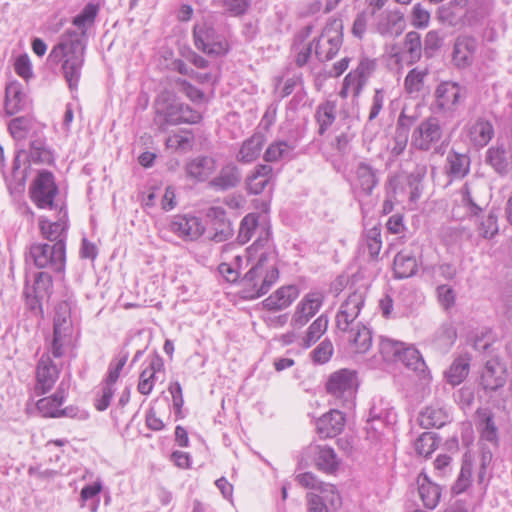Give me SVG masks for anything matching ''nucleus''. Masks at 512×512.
<instances>
[{
	"label": "nucleus",
	"instance_id": "nucleus-1",
	"mask_svg": "<svg viewBox=\"0 0 512 512\" xmlns=\"http://www.w3.org/2000/svg\"><path fill=\"white\" fill-rule=\"evenodd\" d=\"M73 326L68 303L61 302L55 308L53 319V336L48 347V353H44L36 366V384L34 387L37 395L49 392L59 378V363L52 359H60L72 345Z\"/></svg>",
	"mask_w": 512,
	"mask_h": 512
},
{
	"label": "nucleus",
	"instance_id": "nucleus-2",
	"mask_svg": "<svg viewBox=\"0 0 512 512\" xmlns=\"http://www.w3.org/2000/svg\"><path fill=\"white\" fill-rule=\"evenodd\" d=\"M246 254L247 260L255 263L241 280L240 294L242 298L252 300L266 294L279 278L277 258L270 246L268 231L246 249Z\"/></svg>",
	"mask_w": 512,
	"mask_h": 512
},
{
	"label": "nucleus",
	"instance_id": "nucleus-3",
	"mask_svg": "<svg viewBox=\"0 0 512 512\" xmlns=\"http://www.w3.org/2000/svg\"><path fill=\"white\" fill-rule=\"evenodd\" d=\"M85 44L79 33L67 30L52 48L49 59L62 62V73L71 91L77 90L84 65Z\"/></svg>",
	"mask_w": 512,
	"mask_h": 512
},
{
	"label": "nucleus",
	"instance_id": "nucleus-4",
	"mask_svg": "<svg viewBox=\"0 0 512 512\" xmlns=\"http://www.w3.org/2000/svg\"><path fill=\"white\" fill-rule=\"evenodd\" d=\"M154 108V123L161 130H165L169 125L195 124L201 120V114L198 111L179 102L168 92L161 93L157 97Z\"/></svg>",
	"mask_w": 512,
	"mask_h": 512
},
{
	"label": "nucleus",
	"instance_id": "nucleus-5",
	"mask_svg": "<svg viewBox=\"0 0 512 512\" xmlns=\"http://www.w3.org/2000/svg\"><path fill=\"white\" fill-rule=\"evenodd\" d=\"M359 381L357 373L350 369H340L329 375L325 388L335 405L347 408L354 406Z\"/></svg>",
	"mask_w": 512,
	"mask_h": 512
},
{
	"label": "nucleus",
	"instance_id": "nucleus-6",
	"mask_svg": "<svg viewBox=\"0 0 512 512\" xmlns=\"http://www.w3.org/2000/svg\"><path fill=\"white\" fill-rule=\"evenodd\" d=\"M29 197L39 209H55L58 207L56 198L59 188L52 172L40 170L31 181Z\"/></svg>",
	"mask_w": 512,
	"mask_h": 512
},
{
	"label": "nucleus",
	"instance_id": "nucleus-7",
	"mask_svg": "<svg viewBox=\"0 0 512 512\" xmlns=\"http://www.w3.org/2000/svg\"><path fill=\"white\" fill-rule=\"evenodd\" d=\"M28 259L32 260L37 268H47L61 272L65 267V244L60 240L53 245L32 244L29 249Z\"/></svg>",
	"mask_w": 512,
	"mask_h": 512
},
{
	"label": "nucleus",
	"instance_id": "nucleus-8",
	"mask_svg": "<svg viewBox=\"0 0 512 512\" xmlns=\"http://www.w3.org/2000/svg\"><path fill=\"white\" fill-rule=\"evenodd\" d=\"M444 130L437 117L430 116L419 123L411 135V146L420 151H439Z\"/></svg>",
	"mask_w": 512,
	"mask_h": 512
},
{
	"label": "nucleus",
	"instance_id": "nucleus-9",
	"mask_svg": "<svg viewBox=\"0 0 512 512\" xmlns=\"http://www.w3.org/2000/svg\"><path fill=\"white\" fill-rule=\"evenodd\" d=\"M343 41L342 23L333 20L325 26L315 44V55L320 61L331 60L339 51Z\"/></svg>",
	"mask_w": 512,
	"mask_h": 512
},
{
	"label": "nucleus",
	"instance_id": "nucleus-10",
	"mask_svg": "<svg viewBox=\"0 0 512 512\" xmlns=\"http://www.w3.org/2000/svg\"><path fill=\"white\" fill-rule=\"evenodd\" d=\"M194 41L199 50L210 55L221 56L228 51L226 38L218 34L215 29L207 23H199L194 27Z\"/></svg>",
	"mask_w": 512,
	"mask_h": 512
},
{
	"label": "nucleus",
	"instance_id": "nucleus-11",
	"mask_svg": "<svg viewBox=\"0 0 512 512\" xmlns=\"http://www.w3.org/2000/svg\"><path fill=\"white\" fill-rule=\"evenodd\" d=\"M166 229L183 241H196L205 232L202 220L192 214H177L166 224Z\"/></svg>",
	"mask_w": 512,
	"mask_h": 512
},
{
	"label": "nucleus",
	"instance_id": "nucleus-12",
	"mask_svg": "<svg viewBox=\"0 0 512 512\" xmlns=\"http://www.w3.org/2000/svg\"><path fill=\"white\" fill-rule=\"evenodd\" d=\"M480 185L466 183L459 191V198L452 209L455 218L461 220L467 217L477 216L483 209L484 202L479 196Z\"/></svg>",
	"mask_w": 512,
	"mask_h": 512
},
{
	"label": "nucleus",
	"instance_id": "nucleus-13",
	"mask_svg": "<svg viewBox=\"0 0 512 512\" xmlns=\"http://www.w3.org/2000/svg\"><path fill=\"white\" fill-rule=\"evenodd\" d=\"M365 303V295L362 291H354L341 303L335 317L336 327L341 332H348L355 328L356 321Z\"/></svg>",
	"mask_w": 512,
	"mask_h": 512
},
{
	"label": "nucleus",
	"instance_id": "nucleus-14",
	"mask_svg": "<svg viewBox=\"0 0 512 512\" xmlns=\"http://www.w3.org/2000/svg\"><path fill=\"white\" fill-rule=\"evenodd\" d=\"M325 295L320 290H313L303 296L295 307L290 325L293 329H301L321 309Z\"/></svg>",
	"mask_w": 512,
	"mask_h": 512
},
{
	"label": "nucleus",
	"instance_id": "nucleus-15",
	"mask_svg": "<svg viewBox=\"0 0 512 512\" xmlns=\"http://www.w3.org/2000/svg\"><path fill=\"white\" fill-rule=\"evenodd\" d=\"M464 97V91L457 83L442 82L435 90V105L443 113H453Z\"/></svg>",
	"mask_w": 512,
	"mask_h": 512
},
{
	"label": "nucleus",
	"instance_id": "nucleus-16",
	"mask_svg": "<svg viewBox=\"0 0 512 512\" xmlns=\"http://www.w3.org/2000/svg\"><path fill=\"white\" fill-rule=\"evenodd\" d=\"M375 31L383 37H398L405 29L403 13L399 10H386L375 18Z\"/></svg>",
	"mask_w": 512,
	"mask_h": 512
},
{
	"label": "nucleus",
	"instance_id": "nucleus-17",
	"mask_svg": "<svg viewBox=\"0 0 512 512\" xmlns=\"http://www.w3.org/2000/svg\"><path fill=\"white\" fill-rule=\"evenodd\" d=\"M165 376V367L163 358L154 354L149 357L148 365L140 374L139 382L137 389L139 393L143 395H149L156 383L157 380L161 379L163 381Z\"/></svg>",
	"mask_w": 512,
	"mask_h": 512
},
{
	"label": "nucleus",
	"instance_id": "nucleus-18",
	"mask_svg": "<svg viewBox=\"0 0 512 512\" xmlns=\"http://www.w3.org/2000/svg\"><path fill=\"white\" fill-rule=\"evenodd\" d=\"M506 379V366L499 358L486 361L480 377V384L485 390L495 391L503 387Z\"/></svg>",
	"mask_w": 512,
	"mask_h": 512
},
{
	"label": "nucleus",
	"instance_id": "nucleus-19",
	"mask_svg": "<svg viewBox=\"0 0 512 512\" xmlns=\"http://www.w3.org/2000/svg\"><path fill=\"white\" fill-rule=\"evenodd\" d=\"M493 124L482 117L469 122L465 127V135L469 143L475 148L485 147L494 137Z\"/></svg>",
	"mask_w": 512,
	"mask_h": 512
},
{
	"label": "nucleus",
	"instance_id": "nucleus-20",
	"mask_svg": "<svg viewBox=\"0 0 512 512\" xmlns=\"http://www.w3.org/2000/svg\"><path fill=\"white\" fill-rule=\"evenodd\" d=\"M378 184L376 170L368 163L359 162L354 171L352 187L356 194L368 196Z\"/></svg>",
	"mask_w": 512,
	"mask_h": 512
},
{
	"label": "nucleus",
	"instance_id": "nucleus-21",
	"mask_svg": "<svg viewBox=\"0 0 512 512\" xmlns=\"http://www.w3.org/2000/svg\"><path fill=\"white\" fill-rule=\"evenodd\" d=\"M457 340V329L455 324L446 320L442 322L427 339V343L442 353L448 352Z\"/></svg>",
	"mask_w": 512,
	"mask_h": 512
},
{
	"label": "nucleus",
	"instance_id": "nucleus-22",
	"mask_svg": "<svg viewBox=\"0 0 512 512\" xmlns=\"http://www.w3.org/2000/svg\"><path fill=\"white\" fill-rule=\"evenodd\" d=\"M345 423L344 414L337 409H332L317 419L316 431L321 439L333 438L342 432Z\"/></svg>",
	"mask_w": 512,
	"mask_h": 512
},
{
	"label": "nucleus",
	"instance_id": "nucleus-23",
	"mask_svg": "<svg viewBox=\"0 0 512 512\" xmlns=\"http://www.w3.org/2000/svg\"><path fill=\"white\" fill-rule=\"evenodd\" d=\"M29 105V99L23 91V86L18 81H10L5 88L4 111L7 116H12L25 110Z\"/></svg>",
	"mask_w": 512,
	"mask_h": 512
},
{
	"label": "nucleus",
	"instance_id": "nucleus-24",
	"mask_svg": "<svg viewBox=\"0 0 512 512\" xmlns=\"http://www.w3.org/2000/svg\"><path fill=\"white\" fill-rule=\"evenodd\" d=\"M65 397V389L62 382L52 396L44 397L37 401V409L43 417L57 418L67 415L66 409H61Z\"/></svg>",
	"mask_w": 512,
	"mask_h": 512
},
{
	"label": "nucleus",
	"instance_id": "nucleus-25",
	"mask_svg": "<svg viewBox=\"0 0 512 512\" xmlns=\"http://www.w3.org/2000/svg\"><path fill=\"white\" fill-rule=\"evenodd\" d=\"M216 170V161L208 156H199L185 165L186 176L195 181L207 180Z\"/></svg>",
	"mask_w": 512,
	"mask_h": 512
},
{
	"label": "nucleus",
	"instance_id": "nucleus-26",
	"mask_svg": "<svg viewBox=\"0 0 512 512\" xmlns=\"http://www.w3.org/2000/svg\"><path fill=\"white\" fill-rule=\"evenodd\" d=\"M418 494L423 505L428 509H434L441 498V487L430 480L426 473L421 472L417 477Z\"/></svg>",
	"mask_w": 512,
	"mask_h": 512
},
{
	"label": "nucleus",
	"instance_id": "nucleus-27",
	"mask_svg": "<svg viewBox=\"0 0 512 512\" xmlns=\"http://www.w3.org/2000/svg\"><path fill=\"white\" fill-rule=\"evenodd\" d=\"M298 296L299 289L296 285L282 286L267 297L263 305L268 310H282L289 307Z\"/></svg>",
	"mask_w": 512,
	"mask_h": 512
},
{
	"label": "nucleus",
	"instance_id": "nucleus-28",
	"mask_svg": "<svg viewBox=\"0 0 512 512\" xmlns=\"http://www.w3.org/2000/svg\"><path fill=\"white\" fill-rule=\"evenodd\" d=\"M449 421V413L447 409L435 403L427 406L419 415V423L425 428H440Z\"/></svg>",
	"mask_w": 512,
	"mask_h": 512
},
{
	"label": "nucleus",
	"instance_id": "nucleus-29",
	"mask_svg": "<svg viewBox=\"0 0 512 512\" xmlns=\"http://www.w3.org/2000/svg\"><path fill=\"white\" fill-rule=\"evenodd\" d=\"M477 42L471 37H459L453 48V61L458 67L468 66L476 52Z\"/></svg>",
	"mask_w": 512,
	"mask_h": 512
},
{
	"label": "nucleus",
	"instance_id": "nucleus-30",
	"mask_svg": "<svg viewBox=\"0 0 512 512\" xmlns=\"http://www.w3.org/2000/svg\"><path fill=\"white\" fill-rule=\"evenodd\" d=\"M346 333L348 334L347 340L354 352L364 354L369 351L372 346V332L366 325L358 323L355 328H351Z\"/></svg>",
	"mask_w": 512,
	"mask_h": 512
},
{
	"label": "nucleus",
	"instance_id": "nucleus-31",
	"mask_svg": "<svg viewBox=\"0 0 512 512\" xmlns=\"http://www.w3.org/2000/svg\"><path fill=\"white\" fill-rule=\"evenodd\" d=\"M418 263L412 252L403 250L396 254L393 270L396 278H409L417 272Z\"/></svg>",
	"mask_w": 512,
	"mask_h": 512
},
{
	"label": "nucleus",
	"instance_id": "nucleus-32",
	"mask_svg": "<svg viewBox=\"0 0 512 512\" xmlns=\"http://www.w3.org/2000/svg\"><path fill=\"white\" fill-rule=\"evenodd\" d=\"M264 143L265 137L262 134H253L241 145L237 155V160L243 163L253 162L259 157L264 146Z\"/></svg>",
	"mask_w": 512,
	"mask_h": 512
},
{
	"label": "nucleus",
	"instance_id": "nucleus-33",
	"mask_svg": "<svg viewBox=\"0 0 512 512\" xmlns=\"http://www.w3.org/2000/svg\"><path fill=\"white\" fill-rule=\"evenodd\" d=\"M398 359L420 377L425 379L428 376L426 363L415 347H405L404 345Z\"/></svg>",
	"mask_w": 512,
	"mask_h": 512
},
{
	"label": "nucleus",
	"instance_id": "nucleus-34",
	"mask_svg": "<svg viewBox=\"0 0 512 512\" xmlns=\"http://www.w3.org/2000/svg\"><path fill=\"white\" fill-rule=\"evenodd\" d=\"M273 178V169L269 165H258L247 178V187L250 193L259 194Z\"/></svg>",
	"mask_w": 512,
	"mask_h": 512
},
{
	"label": "nucleus",
	"instance_id": "nucleus-35",
	"mask_svg": "<svg viewBox=\"0 0 512 512\" xmlns=\"http://www.w3.org/2000/svg\"><path fill=\"white\" fill-rule=\"evenodd\" d=\"M429 75L428 67H415L411 69L404 79V90L412 97H418L425 86V81Z\"/></svg>",
	"mask_w": 512,
	"mask_h": 512
},
{
	"label": "nucleus",
	"instance_id": "nucleus-36",
	"mask_svg": "<svg viewBox=\"0 0 512 512\" xmlns=\"http://www.w3.org/2000/svg\"><path fill=\"white\" fill-rule=\"evenodd\" d=\"M413 118L405 115L404 111L401 112L394 136V144L391 148V153L395 156L402 154L408 143L409 126L412 124Z\"/></svg>",
	"mask_w": 512,
	"mask_h": 512
},
{
	"label": "nucleus",
	"instance_id": "nucleus-37",
	"mask_svg": "<svg viewBox=\"0 0 512 512\" xmlns=\"http://www.w3.org/2000/svg\"><path fill=\"white\" fill-rule=\"evenodd\" d=\"M240 182L238 168L234 164H227L219 174L210 182V186L219 190H227L235 187Z\"/></svg>",
	"mask_w": 512,
	"mask_h": 512
},
{
	"label": "nucleus",
	"instance_id": "nucleus-38",
	"mask_svg": "<svg viewBox=\"0 0 512 512\" xmlns=\"http://www.w3.org/2000/svg\"><path fill=\"white\" fill-rule=\"evenodd\" d=\"M470 170V158L466 154L450 152L447 155V173L452 178H464Z\"/></svg>",
	"mask_w": 512,
	"mask_h": 512
},
{
	"label": "nucleus",
	"instance_id": "nucleus-39",
	"mask_svg": "<svg viewBox=\"0 0 512 512\" xmlns=\"http://www.w3.org/2000/svg\"><path fill=\"white\" fill-rule=\"evenodd\" d=\"M329 318L326 314H321L308 327L305 336L302 339L304 348L311 347L327 331Z\"/></svg>",
	"mask_w": 512,
	"mask_h": 512
},
{
	"label": "nucleus",
	"instance_id": "nucleus-40",
	"mask_svg": "<svg viewBox=\"0 0 512 512\" xmlns=\"http://www.w3.org/2000/svg\"><path fill=\"white\" fill-rule=\"evenodd\" d=\"M311 27L302 29L295 37L294 50L296 52L295 62L299 67L308 63L312 54V43L303 45V41L310 35Z\"/></svg>",
	"mask_w": 512,
	"mask_h": 512
},
{
	"label": "nucleus",
	"instance_id": "nucleus-41",
	"mask_svg": "<svg viewBox=\"0 0 512 512\" xmlns=\"http://www.w3.org/2000/svg\"><path fill=\"white\" fill-rule=\"evenodd\" d=\"M316 465L320 470L331 474L339 468L340 461L333 448L329 446H319Z\"/></svg>",
	"mask_w": 512,
	"mask_h": 512
},
{
	"label": "nucleus",
	"instance_id": "nucleus-42",
	"mask_svg": "<svg viewBox=\"0 0 512 512\" xmlns=\"http://www.w3.org/2000/svg\"><path fill=\"white\" fill-rule=\"evenodd\" d=\"M336 109V103L333 101H325L318 105L315 117L319 124V134H324L333 124L336 119Z\"/></svg>",
	"mask_w": 512,
	"mask_h": 512
},
{
	"label": "nucleus",
	"instance_id": "nucleus-43",
	"mask_svg": "<svg viewBox=\"0 0 512 512\" xmlns=\"http://www.w3.org/2000/svg\"><path fill=\"white\" fill-rule=\"evenodd\" d=\"M478 428L481 437L489 442L497 440V427L495 426L493 415L487 409H479L477 411Z\"/></svg>",
	"mask_w": 512,
	"mask_h": 512
},
{
	"label": "nucleus",
	"instance_id": "nucleus-44",
	"mask_svg": "<svg viewBox=\"0 0 512 512\" xmlns=\"http://www.w3.org/2000/svg\"><path fill=\"white\" fill-rule=\"evenodd\" d=\"M295 145L287 141H275L271 143L264 153L267 162H277L290 157Z\"/></svg>",
	"mask_w": 512,
	"mask_h": 512
},
{
	"label": "nucleus",
	"instance_id": "nucleus-45",
	"mask_svg": "<svg viewBox=\"0 0 512 512\" xmlns=\"http://www.w3.org/2000/svg\"><path fill=\"white\" fill-rule=\"evenodd\" d=\"M249 0H213L212 6L218 8L223 14L237 17L241 16L248 10Z\"/></svg>",
	"mask_w": 512,
	"mask_h": 512
},
{
	"label": "nucleus",
	"instance_id": "nucleus-46",
	"mask_svg": "<svg viewBox=\"0 0 512 512\" xmlns=\"http://www.w3.org/2000/svg\"><path fill=\"white\" fill-rule=\"evenodd\" d=\"M469 373L468 360L459 357L453 361L449 369L445 372L447 382L453 386L459 385L467 377Z\"/></svg>",
	"mask_w": 512,
	"mask_h": 512
},
{
	"label": "nucleus",
	"instance_id": "nucleus-47",
	"mask_svg": "<svg viewBox=\"0 0 512 512\" xmlns=\"http://www.w3.org/2000/svg\"><path fill=\"white\" fill-rule=\"evenodd\" d=\"M382 247L381 230L379 227L368 229L362 240V248L367 251L371 258H377Z\"/></svg>",
	"mask_w": 512,
	"mask_h": 512
},
{
	"label": "nucleus",
	"instance_id": "nucleus-48",
	"mask_svg": "<svg viewBox=\"0 0 512 512\" xmlns=\"http://www.w3.org/2000/svg\"><path fill=\"white\" fill-rule=\"evenodd\" d=\"M404 51L408 55V62L410 64L420 60L422 55V42L418 32L410 31L405 35Z\"/></svg>",
	"mask_w": 512,
	"mask_h": 512
},
{
	"label": "nucleus",
	"instance_id": "nucleus-49",
	"mask_svg": "<svg viewBox=\"0 0 512 512\" xmlns=\"http://www.w3.org/2000/svg\"><path fill=\"white\" fill-rule=\"evenodd\" d=\"M33 126V120L29 116H21L12 119L8 124V130L15 140H23L27 137Z\"/></svg>",
	"mask_w": 512,
	"mask_h": 512
},
{
	"label": "nucleus",
	"instance_id": "nucleus-50",
	"mask_svg": "<svg viewBox=\"0 0 512 512\" xmlns=\"http://www.w3.org/2000/svg\"><path fill=\"white\" fill-rule=\"evenodd\" d=\"M487 162L496 172L504 174L508 171L509 161L506 157V151L503 147H491L487 151Z\"/></svg>",
	"mask_w": 512,
	"mask_h": 512
},
{
	"label": "nucleus",
	"instance_id": "nucleus-51",
	"mask_svg": "<svg viewBox=\"0 0 512 512\" xmlns=\"http://www.w3.org/2000/svg\"><path fill=\"white\" fill-rule=\"evenodd\" d=\"M364 85L365 82L363 79H361L355 73L349 72L344 78L343 85L339 92V95L342 98H347L350 95L356 98L360 95Z\"/></svg>",
	"mask_w": 512,
	"mask_h": 512
},
{
	"label": "nucleus",
	"instance_id": "nucleus-52",
	"mask_svg": "<svg viewBox=\"0 0 512 512\" xmlns=\"http://www.w3.org/2000/svg\"><path fill=\"white\" fill-rule=\"evenodd\" d=\"M99 12V6L94 3H88L82 11L74 17L72 23L83 32L91 26Z\"/></svg>",
	"mask_w": 512,
	"mask_h": 512
},
{
	"label": "nucleus",
	"instance_id": "nucleus-53",
	"mask_svg": "<svg viewBox=\"0 0 512 512\" xmlns=\"http://www.w3.org/2000/svg\"><path fill=\"white\" fill-rule=\"evenodd\" d=\"M39 228L44 238L57 242L62 232L65 230V224L62 220L50 222L45 217H40Z\"/></svg>",
	"mask_w": 512,
	"mask_h": 512
},
{
	"label": "nucleus",
	"instance_id": "nucleus-54",
	"mask_svg": "<svg viewBox=\"0 0 512 512\" xmlns=\"http://www.w3.org/2000/svg\"><path fill=\"white\" fill-rule=\"evenodd\" d=\"M403 346V342L381 337L379 342V352L385 361H393L398 359Z\"/></svg>",
	"mask_w": 512,
	"mask_h": 512
},
{
	"label": "nucleus",
	"instance_id": "nucleus-55",
	"mask_svg": "<svg viewBox=\"0 0 512 512\" xmlns=\"http://www.w3.org/2000/svg\"><path fill=\"white\" fill-rule=\"evenodd\" d=\"M28 157L31 162L40 164H50L54 160L52 152L41 141L31 143Z\"/></svg>",
	"mask_w": 512,
	"mask_h": 512
},
{
	"label": "nucleus",
	"instance_id": "nucleus-56",
	"mask_svg": "<svg viewBox=\"0 0 512 512\" xmlns=\"http://www.w3.org/2000/svg\"><path fill=\"white\" fill-rule=\"evenodd\" d=\"M115 385L102 381L94 399V406L98 411H105L114 396Z\"/></svg>",
	"mask_w": 512,
	"mask_h": 512
},
{
	"label": "nucleus",
	"instance_id": "nucleus-57",
	"mask_svg": "<svg viewBox=\"0 0 512 512\" xmlns=\"http://www.w3.org/2000/svg\"><path fill=\"white\" fill-rule=\"evenodd\" d=\"M438 446L434 434L429 432L422 433L415 441L414 447L418 455L428 457Z\"/></svg>",
	"mask_w": 512,
	"mask_h": 512
},
{
	"label": "nucleus",
	"instance_id": "nucleus-58",
	"mask_svg": "<svg viewBox=\"0 0 512 512\" xmlns=\"http://www.w3.org/2000/svg\"><path fill=\"white\" fill-rule=\"evenodd\" d=\"M193 135L190 132L175 133L166 139V146L176 151H188L192 148Z\"/></svg>",
	"mask_w": 512,
	"mask_h": 512
},
{
	"label": "nucleus",
	"instance_id": "nucleus-59",
	"mask_svg": "<svg viewBox=\"0 0 512 512\" xmlns=\"http://www.w3.org/2000/svg\"><path fill=\"white\" fill-rule=\"evenodd\" d=\"M128 356V352H121L110 362L104 382L112 385L116 384L122 369L127 363Z\"/></svg>",
	"mask_w": 512,
	"mask_h": 512
},
{
	"label": "nucleus",
	"instance_id": "nucleus-60",
	"mask_svg": "<svg viewBox=\"0 0 512 512\" xmlns=\"http://www.w3.org/2000/svg\"><path fill=\"white\" fill-rule=\"evenodd\" d=\"M103 489V482L97 478L93 483L85 485L80 492L79 504L81 508L86 507L87 502L100 500V493Z\"/></svg>",
	"mask_w": 512,
	"mask_h": 512
},
{
	"label": "nucleus",
	"instance_id": "nucleus-61",
	"mask_svg": "<svg viewBox=\"0 0 512 512\" xmlns=\"http://www.w3.org/2000/svg\"><path fill=\"white\" fill-rule=\"evenodd\" d=\"M29 289L40 297L49 298L52 290L51 276L47 272H39L36 275L33 287Z\"/></svg>",
	"mask_w": 512,
	"mask_h": 512
},
{
	"label": "nucleus",
	"instance_id": "nucleus-62",
	"mask_svg": "<svg viewBox=\"0 0 512 512\" xmlns=\"http://www.w3.org/2000/svg\"><path fill=\"white\" fill-rule=\"evenodd\" d=\"M257 228V218L253 214L246 215L240 224L237 240L240 244L247 243L252 235L254 230Z\"/></svg>",
	"mask_w": 512,
	"mask_h": 512
},
{
	"label": "nucleus",
	"instance_id": "nucleus-63",
	"mask_svg": "<svg viewBox=\"0 0 512 512\" xmlns=\"http://www.w3.org/2000/svg\"><path fill=\"white\" fill-rule=\"evenodd\" d=\"M497 216L488 214L478 224L477 231L485 239H491L498 233Z\"/></svg>",
	"mask_w": 512,
	"mask_h": 512
},
{
	"label": "nucleus",
	"instance_id": "nucleus-64",
	"mask_svg": "<svg viewBox=\"0 0 512 512\" xmlns=\"http://www.w3.org/2000/svg\"><path fill=\"white\" fill-rule=\"evenodd\" d=\"M333 344L329 339H324L313 351L312 359L315 363H327L333 355Z\"/></svg>",
	"mask_w": 512,
	"mask_h": 512
}]
</instances>
